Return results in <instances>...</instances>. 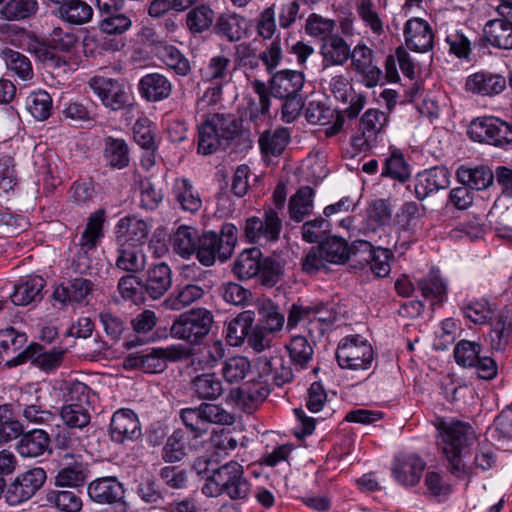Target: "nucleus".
I'll return each instance as SVG.
<instances>
[{
  "mask_svg": "<svg viewBox=\"0 0 512 512\" xmlns=\"http://www.w3.org/2000/svg\"><path fill=\"white\" fill-rule=\"evenodd\" d=\"M239 131V123L232 114H211L198 126V153L210 155L225 149Z\"/></svg>",
  "mask_w": 512,
  "mask_h": 512,
  "instance_id": "obj_1",
  "label": "nucleus"
},
{
  "mask_svg": "<svg viewBox=\"0 0 512 512\" xmlns=\"http://www.w3.org/2000/svg\"><path fill=\"white\" fill-rule=\"evenodd\" d=\"M250 491V484L244 477V468L237 461H230L212 470L207 475V482L202 492L209 497L227 495L233 500L245 499Z\"/></svg>",
  "mask_w": 512,
  "mask_h": 512,
  "instance_id": "obj_2",
  "label": "nucleus"
},
{
  "mask_svg": "<svg viewBox=\"0 0 512 512\" xmlns=\"http://www.w3.org/2000/svg\"><path fill=\"white\" fill-rule=\"evenodd\" d=\"M214 317L206 308H193L179 315L171 326V335L191 345H199L211 331Z\"/></svg>",
  "mask_w": 512,
  "mask_h": 512,
  "instance_id": "obj_3",
  "label": "nucleus"
},
{
  "mask_svg": "<svg viewBox=\"0 0 512 512\" xmlns=\"http://www.w3.org/2000/svg\"><path fill=\"white\" fill-rule=\"evenodd\" d=\"M450 473L457 477H467L470 467L467 461L471 459L468 446L471 444L474 431L468 422L450 421Z\"/></svg>",
  "mask_w": 512,
  "mask_h": 512,
  "instance_id": "obj_4",
  "label": "nucleus"
},
{
  "mask_svg": "<svg viewBox=\"0 0 512 512\" xmlns=\"http://www.w3.org/2000/svg\"><path fill=\"white\" fill-rule=\"evenodd\" d=\"M339 366L350 370H367L374 360L371 344L360 335L344 337L336 349Z\"/></svg>",
  "mask_w": 512,
  "mask_h": 512,
  "instance_id": "obj_5",
  "label": "nucleus"
},
{
  "mask_svg": "<svg viewBox=\"0 0 512 512\" xmlns=\"http://www.w3.org/2000/svg\"><path fill=\"white\" fill-rule=\"evenodd\" d=\"M104 210L93 213L86 224V227L79 241V251L74 260L75 270L80 274H92V254L96 251L101 238L103 237Z\"/></svg>",
  "mask_w": 512,
  "mask_h": 512,
  "instance_id": "obj_6",
  "label": "nucleus"
},
{
  "mask_svg": "<svg viewBox=\"0 0 512 512\" xmlns=\"http://www.w3.org/2000/svg\"><path fill=\"white\" fill-rule=\"evenodd\" d=\"M468 134L474 141L512 149V126L497 117L474 119L468 127Z\"/></svg>",
  "mask_w": 512,
  "mask_h": 512,
  "instance_id": "obj_7",
  "label": "nucleus"
},
{
  "mask_svg": "<svg viewBox=\"0 0 512 512\" xmlns=\"http://www.w3.org/2000/svg\"><path fill=\"white\" fill-rule=\"evenodd\" d=\"M282 230V221L272 209L265 211L264 217H250L246 220L245 236L251 243L265 245L276 242Z\"/></svg>",
  "mask_w": 512,
  "mask_h": 512,
  "instance_id": "obj_8",
  "label": "nucleus"
},
{
  "mask_svg": "<svg viewBox=\"0 0 512 512\" xmlns=\"http://www.w3.org/2000/svg\"><path fill=\"white\" fill-rule=\"evenodd\" d=\"M89 86L102 104L113 111L129 105V93L122 80L96 75L90 79Z\"/></svg>",
  "mask_w": 512,
  "mask_h": 512,
  "instance_id": "obj_9",
  "label": "nucleus"
},
{
  "mask_svg": "<svg viewBox=\"0 0 512 512\" xmlns=\"http://www.w3.org/2000/svg\"><path fill=\"white\" fill-rule=\"evenodd\" d=\"M388 122L385 112L368 109L361 117L358 134L352 138V144L360 151L375 147Z\"/></svg>",
  "mask_w": 512,
  "mask_h": 512,
  "instance_id": "obj_10",
  "label": "nucleus"
},
{
  "mask_svg": "<svg viewBox=\"0 0 512 512\" xmlns=\"http://www.w3.org/2000/svg\"><path fill=\"white\" fill-rule=\"evenodd\" d=\"M46 472L42 468H33L20 475L8 486L5 500L10 506H16L30 499L44 484Z\"/></svg>",
  "mask_w": 512,
  "mask_h": 512,
  "instance_id": "obj_11",
  "label": "nucleus"
},
{
  "mask_svg": "<svg viewBox=\"0 0 512 512\" xmlns=\"http://www.w3.org/2000/svg\"><path fill=\"white\" fill-rule=\"evenodd\" d=\"M299 317H313L332 330L338 319V310L335 304L329 302H312L308 305L293 303L287 318L288 330L297 327Z\"/></svg>",
  "mask_w": 512,
  "mask_h": 512,
  "instance_id": "obj_12",
  "label": "nucleus"
},
{
  "mask_svg": "<svg viewBox=\"0 0 512 512\" xmlns=\"http://www.w3.org/2000/svg\"><path fill=\"white\" fill-rule=\"evenodd\" d=\"M184 425L193 433L194 438L200 437L205 433L207 422H223L231 418L228 413L217 405L201 404L195 408H184L180 412Z\"/></svg>",
  "mask_w": 512,
  "mask_h": 512,
  "instance_id": "obj_13",
  "label": "nucleus"
},
{
  "mask_svg": "<svg viewBox=\"0 0 512 512\" xmlns=\"http://www.w3.org/2000/svg\"><path fill=\"white\" fill-rule=\"evenodd\" d=\"M22 408V416L27 423L51 428L60 427V419L56 412L49 410L37 394L23 393L18 400Z\"/></svg>",
  "mask_w": 512,
  "mask_h": 512,
  "instance_id": "obj_14",
  "label": "nucleus"
},
{
  "mask_svg": "<svg viewBox=\"0 0 512 512\" xmlns=\"http://www.w3.org/2000/svg\"><path fill=\"white\" fill-rule=\"evenodd\" d=\"M175 359L172 348H147L129 354L123 362L127 370L141 369L145 373H160L166 368V360Z\"/></svg>",
  "mask_w": 512,
  "mask_h": 512,
  "instance_id": "obj_15",
  "label": "nucleus"
},
{
  "mask_svg": "<svg viewBox=\"0 0 512 512\" xmlns=\"http://www.w3.org/2000/svg\"><path fill=\"white\" fill-rule=\"evenodd\" d=\"M62 357V351L46 350L42 345L32 343L8 360L7 365L15 367L30 361L42 370L51 371L60 365Z\"/></svg>",
  "mask_w": 512,
  "mask_h": 512,
  "instance_id": "obj_16",
  "label": "nucleus"
},
{
  "mask_svg": "<svg viewBox=\"0 0 512 512\" xmlns=\"http://www.w3.org/2000/svg\"><path fill=\"white\" fill-rule=\"evenodd\" d=\"M351 53V66L353 70L362 77L365 86L372 88L381 79L382 71L374 63V52L363 42H359Z\"/></svg>",
  "mask_w": 512,
  "mask_h": 512,
  "instance_id": "obj_17",
  "label": "nucleus"
},
{
  "mask_svg": "<svg viewBox=\"0 0 512 512\" xmlns=\"http://www.w3.org/2000/svg\"><path fill=\"white\" fill-rule=\"evenodd\" d=\"M109 433L112 441L117 443L138 440L142 436V429L137 414L127 408L114 412Z\"/></svg>",
  "mask_w": 512,
  "mask_h": 512,
  "instance_id": "obj_18",
  "label": "nucleus"
},
{
  "mask_svg": "<svg viewBox=\"0 0 512 512\" xmlns=\"http://www.w3.org/2000/svg\"><path fill=\"white\" fill-rule=\"evenodd\" d=\"M96 287V284L90 279L75 277L57 287L53 292V297L62 304L88 305Z\"/></svg>",
  "mask_w": 512,
  "mask_h": 512,
  "instance_id": "obj_19",
  "label": "nucleus"
},
{
  "mask_svg": "<svg viewBox=\"0 0 512 512\" xmlns=\"http://www.w3.org/2000/svg\"><path fill=\"white\" fill-rule=\"evenodd\" d=\"M426 462L417 454L402 453L394 458L392 475L394 479L404 486H415L419 483Z\"/></svg>",
  "mask_w": 512,
  "mask_h": 512,
  "instance_id": "obj_20",
  "label": "nucleus"
},
{
  "mask_svg": "<svg viewBox=\"0 0 512 512\" xmlns=\"http://www.w3.org/2000/svg\"><path fill=\"white\" fill-rule=\"evenodd\" d=\"M90 500L101 505H113L122 502L125 490L123 484L114 476L99 477L87 486Z\"/></svg>",
  "mask_w": 512,
  "mask_h": 512,
  "instance_id": "obj_21",
  "label": "nucleus"
},
{
  "mask_svg": "<svg viewBox=\"0 0 512 512\" xmlns=\"http://www.w3.org/2000/svg\"><path fill=\"white\" fill-rule=\"evenodd\" d=\"M150 225L136 216L121 218L116 227L115 234L118 245L140 246L148 237Z\"/></svg>",
  "mask_w": 512,
  "mask_h": 512,
  "instance_id": "obj_22",
  "label": "nucleus"
},
{
  "mask_svg": "<svg viewBox=\"0 0 512 512\" xmlns=\"http://www.w3.org/2000/svg\"><path fill=\"white\" fill-rule=\"evenodd\" d=\"M350 44L339 34H330L322 39L320 55L323 68L343 66L351 57Z\"/></svg>",
  "mask_w": 512,
  "mask_h": 512,
  "instance_id": "obj_23",
  "label": "nucleus"
},
{
  "mask_svg": "<svg viewBox=\"0 0 512 512\" xmlns=\"http://www.w3.org/2000/svg\"><path fill=\"white\" fill-rule=\"evenodd\" d=\"M407 47L415 52H426L433 46V33L430 25L421 18H412L404 26Z\"/></svg>",
  "mask_w": 512,
  "mask_h": 512,
  "instance_id": "obj_24",
  "label": "nucleus"
},
{
  "mask_svg": "<svg viewBox=\"0 0 512 512\" xmlns=\"http://www.w3.org/2000/svg\"><path fill=\"white\" fill-rule=\"evenodd\" d=\"M251 87L256 98L249 99L246 114L251 122L258 125L270 118L271 93L266 83L258 79L251 82Z\"/></svg>",
  "mask_w": 512,
  "mask_h": 512,
  "instance_id": "obj_25",
  "label": "nucleus"
},
{
  "mask_svg": "<svg viewBox=\"0 0 512 512\" xmlns=\"http://www.w3.org/2000/svg\"><path fill=\"white\" fill-rule=\"evenodd\" d=\"M305 82L303 72L295 70H281L271 78L270 93L276 98L298 96Z\"/></svg>",
  "mask_w": 512,
  "mask_h": 512,
  "instance_id": "obj_26",
  "label": "nucleus"
},
{
  "mask_svg": "<svg viewBox=\"0 0 512 512\" xmlns=\"http://www.w3.org/2000/svg\"><path fill=\"white\" fill-rule=\"evenodd\" d=\"M465 88L472 93L492 97L505 90L506 78L497 73L478 72L466 79Z\"/></svg>",
  "mask_w": 512,
  "mask_h": 512,
  "instance_id": "obj_27",
  "label": "nucleus"
},
{
  "mask_svg": "<svg viewBox=\"0 0 512 512\" xmlns=\"http://www.w3.org/2000/svg\"><path fill=\"white\" fill-rule=\"evenodd\" d=\"M416 285L432 307L443 306L446 299V283L438 268L432 267L426 275L416 280Z\"/></svg>",
  "mask_w": 512,
  "mask_h": 512,
  "instance_id": "obj_28",
  "label": "nucleus"
},
{
  "mask_svg": "<svg viewBox=\"0 0 512 512\" xmlns=\"http://www.w3.org/2000/svg\"><path fill=\"white\" fill-rule=\"evenodd\" d=\"M138 91L148 102H159L167 99L172 92L171 81L163 74L148 73L140 78Z\"/></svg>",
  "mask_w": 512,
  "mask_h": 512,
  "instance_id": "obj_29",
  "label": "nucleus"
},
{
  "mask_svg": "<svg viewBox=\"0 0 512 512\" xmlns=\"http://www.w3.org/2000/svg\"><path fill=\"white\" fill-rule=\"evenodd\" d=\"M172 285V271L166 263H159L149 268L142 288L152 299L161 298Z\"/></svg>",
  "mask_w": 512,
  "mask_h": 512,
  "instance_id": "obj_30",
  "label": "nucleus"
},
{
  "mask_svg": "<svg viewBox=\"0 0 512 512\" xmlns=\"http://www.w3.org/2000/svg\"><path fill=\"white\" fill-rule=\"evenodd\" d=\"M200 77L204 83L225 86L231 82L233 70L231 60L224 55L211 57L200 69Z\"/></svg>",
  "mask_w": 512,
  "mask_h": 512,
  "instance_id": "obj_31",
  "label": "nucleus"
},
{
  "mask_svg": "<svg viewBox=\"0 0 512 512\" xmlns=\"http://www.w3.org/2000/svg\"><path fill=\"white\" fill-rule=\"evenodd\" d=\"M447 186L448 169L445 167H433L418 173L414 184V192L419 200H423L430 193L445 189Z\"/></svg>",
  "mask_w": 512,
  "mask_h": 512,
  "instance_id": "obj_32",
  "label": "nucleus"
},
{
  "mask_svg": "<svg viewBox=\"0 0 512 512\" xmlns=\"http://www.w3.org/2000/svg\"><path fill=\"white\" fill-rule=\"evenodd\" d=\"M89 477V470L82 461L74 460L59 469L55 476L54 484L59 488H72L82 491Z\"/></svg>",
  "mask_w": 512,
  "mask_h": 512,
  "instance_id": "obj_33",
  "label": "nucleus"
},
{
  "mask_svg": "<svg viewBox=\"0 0 512 512\" xmlns=\"http://www.w3.org/2000/svg\"><path fill=\"white\" fill-rule=\"evenodd\" d=\"M19 437L16 450L22 457L35 458L49 449L50 436L44 429L22 432Z\"/></svg>",
  "mask_w": 512,
  "mask_h": 512,
  "instance_id": "obj_34",
  "label": "nucleus"
},
{
  "mask_svg": "<svg viewBox=\"0 0 512 512\" xmlns=\"http://www.w3.org/2000/svg\"><path fill=\"white\" fill-rule=\"evenodd\" d=\"M473 63L471 42L462 30H457L454 38L450 39V65H452V70H467L473 66Z\"/></svg>",
  "mask_w": 512,
  "mask_h": 512,
  "instance_id": "obj_35",
  "label": "nucleus"
},
{
  "mask_svg": "<svg viewBox=\"0 0 512 512\" xmlns=\"http://www.w3.org/2000/svg\"><path fill=\"white\" fill-rule=\"evenodd\" d=\"M483 31L491 46L505 50L512 49V19L500 17L489 20Z\"/></svg>",
  "mask_w": 512,
  "mask_h": 512,
  "instance_id": "obj_36",
  "label": "nucleus"
},
{
  "mask_svg": "<svg viewBox=\"0 0 512 512\" xmlns=\"http://www.w3.org/2000/svg\"><path fill=\"white\" fill-rule=\"evenodd\" d=\"M45 281L40 276H32L21 279L14 285V291L10 294L11 302L15 305L26 306L42 298L41 292Z\"/></svg>",
  "mask_w": 512,
  "mask_h": 512,
  "instance_id": "obj_37",
  "label": "nucleus"
},
{
  "mask_svg": "<svg viewBox=\"0 0 512 512\" xmlns=\"http://www.w3.org/2000/svg\"><path fill=\"white\" fill-rule=\"evenodd\" d=\"M103 158L107 166L123 169L129 165L130 149L122 138L107 136L104 138Z\"/></svg>",
  "mask_w": 512,
  "mask_h": 512,
  "instance_id": "obj_38",
  "label": "nucleus"
},
{
  "mask_svg": "<svg viewBox=\"0 0 512 512\" xmlns=\"http://www.w3.org/2000/svg\"><path fill=\"white\" fill-rule=\"evenodd\" d=\"M195 254L199 262L207 267L212 266L217 259L224 262L229 258L222 255L221 241L213 231L199 236Z\"/></svg>",
  "mask_w": 512,
  "mask_h": 512,
  "instance_id": "obj_39",
  "label": "nucleus"
},
{
  "mask_svg": "<svg viewBox=\"0 0 512 512\" xmlns=\"http://www.w3.org/2000/svg\"><path fill=\"white\" fill-rule=\"evenodd\" d=\"M98 105L90 99L74 100L65 103L62 115L74 124H90L97 118Z\"/></svg>",
  "mask_w": 512,
  "mask_h": 512,
  "instance_id": "obj_40",
  "label": "nucleus"
},
{
  "mask_svg": "<svg viewBox=\"0 0 512 512\" xmlns=\"http://www.w3.org/2000/svg\"><path fill=\"white\" fill-rule=\"evenodd\" d=\"M254 321L255 313L251 310H245L230 320L225 330V337L229 345L240 346L248 337Z\"/></svg>",
  "mask_w": 512,
  "mask_h": 512,
  "instance_id": "obj_41",
  "label": "nucleus"
},
{
  "mask_svg": "<svg viewBox=\"0 0 512 512\" xmlns=\"http://www.w3.org/2000/svg\"><path fill=\"white\" fill-rule=\"evenodd\" d=\"M192 389L199 399L211 401L220 398L225 391L222 380L215 372L195 376L192 380Z\"/></svg>",
  "mask_w": 512,
  "mask_h": 512,
  "instance_id": "obj_42",
  "label": "nucleus"
},
{
  "mask_svg": "<svg viewBox=\"0 0 512 512\" xmlns=\"http://www.w3.org/2000/svg\"><path fill=\"white\" fill-rule=\"evenodd\" d=\"M0 58L3 60L11 76L23 81H30L33 78L34 73L31 61L25 54L5 48L0 52Z\"/></svg>",
  "mask_w": 512,
  "mask_h": 512,
  "instance_id": "obj_43",
  "label": "nucleus"
},
{
  "mask_svg": "<svg viewBox=\"0 0 512 512\" xmlns=\"http://www.w3.org/2000/svg\"><path fill=\"white\" fill-rule=\"evenodd\" d=\"M117 268L131 273L142 271L146 266V255L141 246L118 245Z\"/></svg>",
  "mask_w": 512,
  "mask_h": 512,
  "instance_id": "obj_44",
  "label": "nucleus"
},
{
  "mask_svg": "<svg viewBox=\"0 0 512 512\" xmlns=\"http://www.w3.org/2000/svg\"><path fill=\"white\" fill-rule=\"evenodd\" d=\"M262 253L258 248L244 250L234 262L233 272L241 280L259 275Z\"/></svg>",
  "mask_w": 512,
  "mask_h": 512,
  "instance_id": "obj_45",
  "label": "nucleus"
},
{
  "mask_svg": "<svg viewBox=\"0 0 512 512\" xmlns=\"http://www.w3.org/2000/svg\"><path fill=\"white\" fill-rule=\"evenodd\" d=\"M215 33L229 42L239 41L246 33L245 19L237 14H222L218 17Z\"/></svg>",
  "mask_w": 512,
  "mask_h": 512,
  "instance_id": "obj_46",
  "label": "nucleus"
},
{
  "mask_svg": "<svg viewBox=\"0 0 512 512\" xmlns=\"http://www.w3.org/2000/svg\"><path fill=\"white\" fill-rule=\"evenodd\" d=\"M55 15L72 25H82L89 22L93 16L92 7L83 0H70L60 9H55Z\"/></svg>",
  "mask_w": 512,
  "mask_h": 512,
  "instance_id": "obj_47",
  "label": "nucleus"
},
{
  "mask_svg": "<svg viewBox=\"0 0 512 512\" xmlns=\"http://www.w3.org/2000/svg\"><path fill=\"white\" fill-rule=\"evenodd\" d=\"M314 190L309 186L300 187L289 201V216L295 222H301L312 213Z\"/></svg>",
  "mask_w": 512,
  "mask_h": 512,
  "instance_id": "obj_48",
  "label": "nucleus"
},
{
  "mask_svg": "<svg viewBox=\"0 0 512 512\" xmlns=\"http://www.w3.org/2000/svg\"><path fill=\"white\" fill-rule=\"evenodd\" d=\"M456 178L469 189L484 190L492 184L494 175L489 168L483 166L474 169L459 167Z\"/></svg>",
  "mask_w": 512,
  "mask_h": 512,
  "instance_id": "obj_49",
  "label": "nucleus"
},
{
  "mask_svg": "<svg viewBox=\"0 0 512 512\" xmlns=\"http://www.w3.org/2000/svg\"><path fill=\"white\" fill-rule=\"evenodd\" d=\"M189 437L182 429L175 430L168 438L162 448V459L166 463H175L183 460L190 448Z\"/></svg>",
  "mask_w": 512,
  "mask_h": 512,
  "instance_id": "obj_50",
  "label": "nucleus"
},
{
  "mask_svg": "<svg viewBox=\"0 0 512 512\" xmlns=\"http://www.w3.org/2000/svg\"><path fill=\"white\" fill-rule=\"evenodd\" d=\"M77 490H50L46 501L59 512H79L83 503Z\"/></svg>",
  "mask_w": 512,
  "mask_h": 512,
  "instance_id": "obj_51",
  "label": "nucleus"
},
{
  "mask_svg": "<svg viewBox=\"0 0 512 512\" xmlns=\"http://www.w3.org/2000/svg\"><path fill=\"white\" fill-rule=\"evenodd\" d=\"M251 362L245 356L236 355L222 363L221 375L229 384H239L250 374Z\"/></svg>",
  "mask_w": 512,
  "mask_h": 512,
  "instance_id": "obj_52",
  "label": "nucleus"
},
{
  "mask_svg": "<svg viewBox=\"0 0 512 512\" xmlns=\"http://www.w3.org/2000/svg\"><path fill=\"white\" fill-rule=\"evenodd\" d=\"M256 308L260 315L261 327L271 334L280 331L285 323V317L270 299H258Z\"/></svg>",
  "mask_w": 512,
  "mask_h": 512,
  "instance_id": "obj_53",
  "label": "nucleus"
},
{
  "mask_svg": "<svg viewBox=\"0 0 512 512\" xmlns=\"http://www.w3.org/2000/svg\"><path fill=\"white\" fill-rule=\"evenodd\" d=\"M289 130L284 127L275 130H266L259 138L261 152L265 155L278 156L289 142Z\"/></svg>",
  "mask_w": 512,
  "mask_h": 512,
  "instance_id": "obj_54",
  "label": "nucleus"
},
{
  "mask_svg": "<svg viewBox=\"0 0 512 512\" xmlns=\"http://www.w3.org/2000/svg\"><path fill=\"white\" fill-rule=\"evenodd\" d=\"M199 239L198 231L189 226H180L172 238L173 250L183 258H190L196 252Z\"/></svg>",
  "mask_w": 512,
  "mask_h": 512,
  "instance_id": "obj_55",
  "label": "nucleus"
},
{
  "mask_svg": "<svg viewBox=\"0 0 512 512\" xmlns=\"http://www.w3.org/2000/svg\"><path fill=\"white\" fill-rule=\"evenodd\" d=\"M313 343L303 335L292 336L286 345L289 357L293 364L304 369L312 361L314 355Z\"/></svg>",
  "mask_w": 512,
  "mask_h": 512,
  "instance_id": "obj_56",
  "label": "nucleus"
},
{
  "mask_svg": "<svg viewBox=\"0 0 512 512\" xmlns=\"http://www.w3.org/2000/svg\"><path fill=\"white\" fill-rule=\"evenodd\" d=\"M37 11V0H6L0 8V15L9 21H20L29 19Z\"/></svg>",
  "mask_w": 512,
  "mask_h": 512,
  "instance_id": "obj_57",
  "label": "nucleus"
},
{
  "mask_svg": "<svg viewBox=\"0 0 512 512\" xmlns=\"http://www.w3.org/2000/svg\"><path fill=\"white\" fill-rule=\"evenodd\" d=\"M226 347L222 340L215 339L207 343L199 356L195 357L192 364L195 369L212 370L225 357Z\"/></svg>",
  "mask_w": 512,
  "mask_h": 512,
  "instance_id": "obj_58",
  "label": "nucleus"
},
{
  "mask_svg": "<svg viewBox=\"0 0 512 512\" xmlns=\"http://www.w3.org/2000/svg\"><path fill=\"white\" fill-rule=\"evenodd\" d=\"M392 211L388 201L377 199L370 203L367 208L366 229L375 232L377 229L390 224Z\"/></svg>",
  "mask_w": 512,
  "mask_h": 512,
  "instance_id": "obj_59",
  "label": "nucleus"
},
{
  "mask_svg": "<svg viewBox=\"0 0 512 512\" xmlns=\"http://www.w3.org/2000/svg\"><path fill=\"white\" fill-rule=\"evenodd\" d=\"M205 289L198 284H187L179 288L166 300V305L171 310H181L201 299Z\"/></svg>",
  "mask_w": 512,
  "mask_h": 512,
  "instance_id": "obj_60",
  "label": "nucleus"
},
{
  "mask_svg": "<svg viewBox=\"0 0 512 512\" xmlns=\"http://www.w3.org/2000/svg\"><path fill=\"white\" fill-rule=\"evenodd\" d=\"M381 174L403 183L410 178L411 168L404 155L399 150L393 149L385 160Z\"/></svg>",
  "mask_w": 512,
  "mask_h": 512,
  "instance_id": "obj_61",
  "label": "nucleus"
},
{
  "mask_svg": "<svg viewBox=\"0 0 512 512\" xmlns=\"http://www.w3.org/2000/svg\"><path fill=\"white\" fill-rule=\"evenodd\" d=\"M214 16V11L208 5H198L186 14V26L192 34L203 33L212 26Z\"/></svg>",
  "mask_w": 512,
  "mask_h": 512,
  "instance_id": "obj_62",
  "label": "nucleus"
},
{
  "mask_svg": "<svg viewBox=\"0 0 512 512\" xmlns=\"http://www.w3.org/2000/svg\"><path fill=\"white\" fill-rule=\"evenodd\" d=\"M174 195L184 211L195 213L201 208L202 201L199 194L187 179H181L176 182Z\"/></svg>",
  "mask_w": 512,
  "mask_h": 512,
  "instance_id": "obj_63",
  "label": "nucleus"
},
{
  "mask_svg": "<svg viewBox=\"0 0 512 512\" xmlns=\"http://www.w3.org/2000/svg\"><path fill=\"white\" fill-rule=\"evenodd\" d=\"M355 9L364 26L369 28L374 35L380 36L384 33L383 21L372 0H358Z\"/></svg>",
  "mask_w": 512,
  "mask_h": 512,
  "instance_id": "obj_64",
  "label": "nucleus"
}]
</instances>
